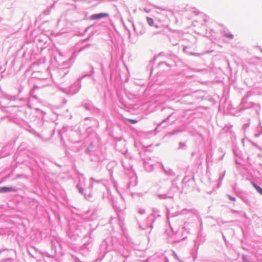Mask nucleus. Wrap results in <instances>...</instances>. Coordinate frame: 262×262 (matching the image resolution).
Returning <instances> with one entry per match:
<instances>
[{
    "mask_svg": "<svg viewBox=\"0 0 262 262\" xmlns=\"http://www.w3.org/2000/svg\"><path fill=\"white\" fill-rule=\"evenodd\" d=\"M109 16L108 14L106 13H100L99 14H95L92 15L90 16V19L91 20H96L99 19L103 17H108Z\"/></svg>",
    "mask_w": 262,
    "mask_h": 262,
    "instance_id": "nucleus-1",
    "label": "nucleus"
},
{
    "mask_svg": "<svg viewBox=\"0 0 262 262\" xmlns=\"http://www.w3.org/2000/svg\"><path fill=\"white\" fill-rule=\"evenodd\" d=\"M9 191H16V189L12 187H1V192H7Z\"/></svg>",
    "mask_w": 262,
    "mask_h": 262,
    "instance_id": "nucleus-2",
    "label": "nucleus"
},
{
    "mask_svg": "<svg viewBox=\"0 0 262 262\" xmlns=\"http://www.w3.org/2000/svg\"><path fill=\"white\" fill-rule=\"evenodd\" d=\"M253 186L256 190L261 194H262V189L258 186L256 185L255 183H253Z\"/></svg>",
    "mask_w": 262,
    "mask_h": 262,
    "instance_id": "nucleus-3",
    "label": "nucleus"
},
{
    "mask_svg": "<svg viewBox=\"0 0 262 262\" xmlns=\"http://www.w3.org/2000/svg\"><path fill=\"white\" fill-rule=\"evenodd\" d=\"M147 21L149 26H152L154 25V21L151 18L147 17Z\"/></svg>",
    "mask_w": 262,
    "mask_h": 262,
    "instance_id": "nucleus-4",
    "label": "nucleus"
},
{
    "mask_svg": "<svg viewBox=\"0 0 262 262\" xmlns=\"http://www.w3.org/2000/svg\"><path fill=\"white\" fill-rule=\"evenodd\" d=\"M226 36L230 39H232V38H233V37H234L233 34H231L230 33H226Z\"/></svg>",
    "mask_w": 262,
    "mask_h": 262,
    "instance_id": "nucleus-5",
    "label": "nucleus"
},
{
    "mask_svg": "<svg viewBox=\"0 0 262 262\" xmlns=\"http://www.w3.org/2000/svg\"><path fill=\"white\" fill-rule=\"evenodd\" d=\"M128 120L131 123H133V124H135L137 122V120H136V119H128Z\"/></svg>",
    "mask_w": 262,
    "mask_h": 262,
    "instance_id": "nucleus-6",
    "label": "nucleus"
},
{
    "mask_svg": "<svg viewBox=\"0 0 262 262\" xmlns=\"http://www.w3.org/2000/svg\"><path fill=\"white\" fill-rule=\"evenodd\" d=\"M230 200H232V201H235V198H232V197H231V196H230Z\"/></svg>",
    "mask_w": 262,
    "mask_h": 262,
    "instance_id": "nucleus-7",
    "label": "nucleus"
},
{
    "mask_svg": "<svg viewBox=\"0 0 262 262\" xmlns=\"http://www.w3.org/2000/svg\"><path fill=\"white\" fill-rule=\"evenodd\" d=\"M145 11L146 12H148V11H146L145 9Z\"/></svg>",
    "mask_w": 262,
    "mask_h": 262,
    "instance_id": "nucleus-8",
    "label": "nucleus"
},
{
    "mask_svg": "<svg viewBox=\"0 0 262 262\" xmlns=\"http://www.w3.org/2000/svg\"><path fill=\"white\" fill-rule=\"evenodd\" d=\"M0 192H1V188H0Z\"/></svg>",
    "mask_w": 262,
    "mask_h": 262,
    "instance_id": "nucleus-9",
    "label": "nucleus"
}]
</instances>
